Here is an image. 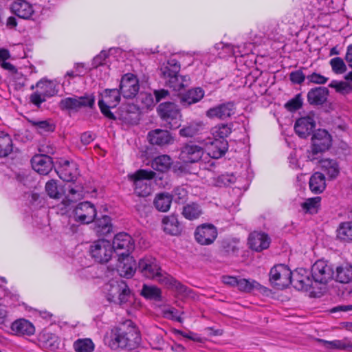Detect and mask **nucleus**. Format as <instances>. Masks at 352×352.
I'll return each instance as SVG.
<instances>
[{
	"instance_id": "4",
	"label": "nucleus",
	"mask_w": 352,
	"mask_h": 352,
	"mask_svg": "<svg viewBox=\"0 0 352 352\" xmlns=\"http://www.w3.org/2000/svg\"><path fill=\"white\" fill-rule=\"evenodd\" d=\"M103 292L109 302L122 305L131 302L133 294L123 280H111L103 286Z\"/></svg>"
},
{
	"instance_id": "33",
	"label": "nucleus",
	"mask_w": 352,
	"mask_h": 352,
	"mask_svg": "<svg viewBox=\"0 0 352 352\" xmlns=\"http://www.w3.org/2000/svg\"><path fill=\"white\" fill-rule=\"evenodd\" d=\"M318 342L327 349H340L348 351H352V342L347 340L327 341L322 339H318Z\"/></svg>"
},
{
	"instance_id": "3",
	"label": "nucleus",
	"mask_w": 352,
	"mask_h": 352,
	"mask_svg": "<svg viewBox=\"0 0 352 352\" xmlns=\"http://www.w3.org/2000/svg\"><path fill=\"white\" fill-rule=\"evenodd\" d=\"M181 65L179 61L173 58L167 61L160 68V76L164 80L165 85L174 91H179L188 87L190 82V78L188 75H179Z\"/></svg>"
},
{
	"instance_id": "54",
	"label": "nucleus",
	"mask_w": 352,
	"mask_h": 352,
	"mask_svg": "<svg viewBox=\"0 0 352 352\" xmlns=\"http://www.w3.org/2000/svg\"><path fill=\"white\" fill-rule=\"evenodd\" d=\"M302 105V99L300 94L285 103V107L289 111H295L301 108Z\"/></svg>"
},
{
	"instance_id": "37",
	"label": "nucleus",
	"mask_w": 352,
	"mask_h": 352,
	"mask_svg": "<svg viewBox=\"0 0 352 352\" xmlns=\"http://www.w3.org/2000/svg\"><path fill=\"white\" fill-rule=\"evenodd\" d=\"M96 231L101 236H105L112 231L111 219L107 215H103L101 218L96 219Z\"/></svg>"
},
{
	"instance_id": "12",
	"label": "nucleus",
	"mask_w": 352,
	"mask_h": 352,
	"mask_svg": "<svg viewBox=\"0 0 352 352\" xmlns=\"http://www.w3.org/2000/svg\"><path fill=\"white\" fill-rule=\"evenodd\" d=\"M91 257L100 263H107L112 257L113 247L109 241L101 239L95 241L89 250Z\"/></svg>"
},
{
	"instance_id": "42",
	"label": "nucleus",
	"mask_w": 352,
	"mask_h": 352,
	"mask_svg": "<svg viewBox=\"0 0 352 352\" xmlns=\"http://www.w3.org/2000/svg\"><path fill=\"white\" fill-rule=\"evenodd\" d=\"M201 213L200 206L196 203H190L183 207L182 214L187 219H196Z\"/></svg>"
},
{
	"instance_id": "36",
	"label": "nucleus",
	"mask_w": 352,
	"mask_h": 352,
	"mask_svg": "<svg viewBox=\"0 0 352 352\" xmlns=\"http://www.w3.org/2000/svg\"><path fill=\"white\" fill-rule=\"evenodd\" d=\"M173 197L168 192L157 194L154 200V206L160 212H167L171 205Z\"/></svg>"
},
{
	"instance_id": "56",
	"label": "nucleus",
	"mask_w": 352,
	"mask_h": 352,
	"mask_svg": "<svg viewBox=\"0 0 352 352\" xmlns=\"http://www.w3.org/2000/svg\"><path fill=\"white\" fill-rule=\"evenodd\" d=\"M307 79L308 80V84L314 83L318 85H324L329 80L328 78L316 72H314L311 74L307 76Z\"/></svg>"
},
{
	"instance_id": "50",
	"label": "nucleus",
	"mask_w": 352,
	"mask_h": 352,
	"mask_svg": "<svg viewBox=\"0 0 352 352\" xmlns=\"http://www.w3.org/2000/svg\"><path fill=\"white\" fill-rule=\"evenodd\" d=\"M211 131L214 139L226 140L232 131L231 128L228 124H220L214 126Z\"/></svg>"
},
{
	"instance_id": "7",
	"label": "nucleus",
	"mask_w": 352,
	"mask_h": 352,
	"mask_svg": "<svg viewBox=\"0 0 352 352\" xmlns=\"http://www.w3.org/2000/svg\"><path fill=\"white\" fill-rule=\"evenodd\" d=\"M157 111L166 129H176L179 128L181 113L176 104L172 102H162L158 105Z\"/></svg>"
},
{
	"instance_id": "9",
	"label": "nucleus",
	"mask_w": 352,
	"mask_h": 352,
	"mask_svg": "<svg viewBox=\"0 0 352 352\" xmlns=\"http://www.w3.org/2000/svg\"><path fill=\"white\" fill-rule=\"evenodd\" d=\"M120 93L118 89H106L100 94L98 106L101 113L107 118L115 120L116 119L110 109L115 108L120 103Z\"/></svg>"
},
{
	"instance_id": "6",
	"label": "nucleus",
	"mask_w": 352,
	"mask_h": 352,
	"mask_svg": "<svg viewBox=\"0 0 352 352\" xmlns=\"http://www.w3.org/2000/svg\"><path fill=\"white\" fill-rule=\"evenodd\" d=\"M291 284L298 290L309 292L311 296L318 297L321 294L311 277V271L305 268H298L292 272Z\"/></svg>"
},
{
	"instance_id": "35",
	"label": "nucleus",
	"mask_w": 352,
	"mask_h": 352,
	"mask_svg": "<svg viewBox=\"0 0 352 352\" xmlns=\"http://www.w3.org/2000/svg\"><path fill=\"white\" fill-rule=\"evenodd\" d=\"M164 230L171 235H177L181 232V227L176 216L171 215L163 219Z\"/></svg>"
},
{
	"instance_id": "10",
	"label": "nucleus",
	"mask_w": 352,
	"mask_h": 352,
	"mask_svg": "<svg viewBox=\"0 0 352 352\" xmlns=\"http://www.w3.org/2000/svg\"><path fill=\"white\" fill-rule=\"evenodd\" d=\"M155 175L152 170L140 169L128 177L133 183L135 192L140 197H146L150 194L151 188L145 180L154 178Z\"/></svg>"
},
{
	"instance_id": "20",
	"label": "nucleus",
	"mask_w": 352,
	"mask_h": 352,
	"mask_svg": "<svg viewBox=\"0 0 352 352\" xmlns=\"http://www.w3.org/2000/svg\"><path fill=\"white\" fill-rule=\"evenodd\" d=\"M315 127L316 122L311 116L302 117L298 119L294 124L295 132L301 138H306L310 135Z\"/></svg>"
},
{
	"instance_id": "62",
	"label": "nucleus",
	"mask_w": 352,
	"mask_h": 352,
	"mask_svg": "<svg viewBox=\"0 0 352 352\" xmlns=\"http://www.w3.org/2000/svg\"><path fill=\"white\" fill-rule=\"evenodd\" d=\"M153 94L157 102L167 99L170 96V92L165 89H155Z\"/></svg>"
},
{
	"instance_id": "59",
	"label": "nucleus",
	"mask_w": 352,
	"mask_h": 352,
	"mask_svg": "<svg viewBox=\"0 0 352 352\" xmlns=\"http://www.w3.org/2000/svg\"><path fill=\"white\" fill-rule=\"evenodd\" d=\"M60 178L67 182H73L76 179V173H72L69 168H64L60 173Z\"/></svg>"
},
{
	"instance_id": "29",
	"label": "nucleus",
	"mask_w": 352,
	"mask_h": 352,
	"mask_svg": "<svg viewBox=\"0 0 352 352\" xmlns=\"http://www.w3.org/2000/svg\"><path fill=\"white\" fill-rule=\"evenodd\" d=\"M340 283H349L352 280V265L344 263L338 265L334 272V278Z\"/></svg>"
},
{
	"instance_id": "40",
	"label": "nucleus",
	"mask_w": 352,
	"mask_h": 352,
	"mask_svg": "<svg viewBox=\"0 0 352 352\" xmlns=\"http://www.w3.org/2000/svg\"><path fill=\"white\" fill-rule=\"evenodd\" d=\"M11 137L4 132H0V157H6L12 151Z\"/></svg>"
},
{
	"instance_id": "52",
	"label": "nucleus",
	"mask_w": 352,
	"mask_h": 352,
	"mask_svg": "<svg viewBox=\"0 0 352 352\" xmlns=\"http://www.w3.org/2000/svg\"><path fill=\"white\" fill-rule=\"evenodd\" d=\"M79 109L88 107L92 109L95 106V96L93 94H85L78 96Z\"/></svg>"
},
{
	"instance_id": "25",
	"label": "nucleus",
	"mask_w": 352,
	"mask_h": 352,
	"mask_svg": "<svg viewBox=\"0 0 352 352\" xmlns=\"http://www.w3.org/2000/svg\"><path fill=\"white\" fill-rule=\"evenodd\" d=\"M10 329L14 335L19 336H30L35 333L34 324L29 320L20 318L14 321Z\"/></svg>"
},
{
	"instance_id": "16",
	"label": "nucleus",
	"mask_w": 352,
	"mask_h": 352,
	"mask_svg": "<svg viewBox=\"0 0 352 352\" xmlns=\"http://www.w3.org/2000/svg\"><path fill=\"white\" fill-rule=\"evenodd\" d=\"M235 111L234 102L226 101L208 109L206 112V116L210 119L226 120L234 115Z\"/></svg>"
},
{
	"instance_id": "1",
	"label": "nucleus",
	"mask_w": 352,
	"mask_h": 352,
	"mask_svg": "<svg viewBox=\"0 0 352 352\" xmlns=\"http://www.w3.org/2000/svg\"><path fill=\"white\" fill-rule=\"evenodd\" d=\"M138 271L144 277L154 280L169 289L184 291V286L173 276L162 271L155 258L145 256L140 259Z\"/></svg>"
},
{
	"instance_id": "45",
	"label": "nucleus",
	"mask_w": 352,
	"mask_h": 352,
	"mask_svg": "<svg viewBox=\"0 0 352 352\" xmlns=\"http://www.w3.org/2000/svg\"><path fill=\"white\" fill-rule=\"evenodd\" d=\"M237 287L241 292H251L254 290H259L262 286L254 280L241 278L238 280Z\"/></svg>"
},
{
	"instance_id": "48",
	"label": "nucleus",
	"mask_w": 352,
	"mask_h": 352,
	"mask_svg": "<svg viewBox=\"0 0 352 352\" xmlns=\"http://www.w3.org/2000/svg\"><path fill=\"white\" fill-rule=\"evenodd\" d=\"M74 348L76 352H92L94 344L91 339H78L74 342Z\"/></svg>"
},
{
	"instance_id": "46",
	"label": "nucleus",
	"mask_w": 352,
	"mask_h": 352,
	"mask_svg": "<svg viewBox=\"0 0 352 352\" xmlns=\"http://www.w3.org/2000/svg\"><path fill=\"white\" fill-rule=\"evenodd\" d=\"M161 294V290L158 287L145 284L141 291V295L145 298L154 300H160Z\"/></svg>"
},
{
	"instance_id": "34",
	"label": "nucleus",
	"mask_w": 352,
	"mask_h": 352,
	"mask_svg": "<svg viewBox=\"0 0 352 352\" xmlns=\"http://www.w3.org/2000/svg\"><path fill=\"white\" fill-rule=\"evenodd\" d=\"M173 164V160L168 155H161L155 157L151 163V167L159 172H166Z\"/></svg>"
},
{
	"instance_id": "43",
	"label": "nucleus",
	"mask_w": 352,
	"mask_h": 352,
	"mask_svg": "<svg viewBox=\"0 0 352 352\" xmlns=\"http://www.w3.org/2000/svg\"><path fill=\"white\" fill-rule=\"evenodd\" d=\"M67 200H63V203L67 206V202L77 201L80 199L87 192L81 185H75L74 186H69L68 187Z\"/></svg>"
},
{
	"instance_id": "15",
	"label": "nucleus",
	"mask_w": 352,
	"mask_h": 352,
	"mask_svg": "<svg viewBox=\"0 0 352 352\" xmlns=\"http://www.w3.org/2000/svg\"><path fill=\"white\" fill-rule=\"evenodd\" d=\"M217 228L211 223H203L197 227L194 232L196 242L201 245H210L217 238Z\"/></svg>"
},
{
	"instance_id": "26",
	"label": "nucleus",
	"mask_w": 352,
	"mask_h": 352,
	"mask_svg": "<svg viewBox=\"0 0 352 352\" xmlns=\"http://www.w3.org/2000/svg\"><path fill=\"white\" fill-rule=\"evenodd\" d=\"M118 270L121 276L131 278L138 270L135 261L129 256H118Z\"/></svg>"
},
{
	"instance_id": "11",
	"label": "nucleus",
	"mask_w": 352,
	"mask_h": 352,
	"mask_svg": "<svg viewBox=\"0 0 352 352\" xmlns=\"http://www.w3.org/2000/svg\"><path fill=\"white\" fill-rule=\"evenodd\" d=\"M292 272L285 265H274L270 272V281L278 289H283L292 283Z\"/></svg>"
},
{
	"instance_id": "2",
	"label": "nucleus",
	"mask_w": 352,
	"mask_h": 352,
	"mask_svg": "<svg viewBox=\"0 0 352 352\" xmlns=\"http://www.w3.org/2000/svg\"><path fill=\"white\" fill-rule=\"evenodd\" d=\"M131 321H128L111 330L108 340L111 349H132L138 346L140 342V337L135 327L131 326Z\"/></svg>"
},
{
	"instance_id": "22",
	"label": "nucleus",
	"mask_w": 352,
	"mask_h": 352,
	"mask_svg": "<svg viewBox=\"0 0 352 352\" xmlns=\"http://www.w3.org/2000/svg\"><path fill=\"white\" fill-rule=\"evenodd\" d=\"M33 169L38 173L47 175L52 169V158L47 155H36L31 160Z\"/></svg>"
},
{
	"instance_id": "60",
	"label": "nucleus",
	"mask_w": 352,
	"mask_h": 352,
	"mask_svg": "<svg viewBox=\"0 0 352 352\" xmlns=\"http://www.w3.org/2000/svg\"><path fill=\"white\" fill-rule=\"evenodd\" d=\"M46 97L42 94L41 91H36L33 93L30 96V101L32 103L35 104L37 107H40V105L45 101Z\"/></svg>"
},
{
	"instance_id": "38",
	"label": "nucleus",
	"mask_w": 352,
	"mask_h": 352,
	"mask_svg": "<svg viewBox=\"0 0 352 352\" xmlns=\"http://www.w3.org/2000/svg\"><path fill=\"white\" fill-rule=\"evenodd\" d=\"M35 87L40 89L42 94L46 98L52 97L58 93L56 85L52 81L41 80L36 84ZM31 88L33 89L34 85H32Z\"/></svg>"
},
{
	"instance_id": "14",
	"label": "nucleus",
	"mask_w": 352,
	"mask_h": 352,
	"mask_svg": "<svg viewBox=\"0 0 352 352\" xmlns=\"http://www.w3.org/2000/svg\"><path fill=\"white\" fill-rule=\"evenodd\" d=\"M113 250L118 256H129L134 250V241L131 235L126 232L117 234L111 243Z\"/></svg>"
},
{
	"instance_id": "41",
	"label": "nucleus",
	"mask_w": 352,
	"mask_h": 352,
	"mask_svg": "<svg viewBox=\"0 0 352 352\" xmlns=\"http://www.w3.org/2000/svg\"><path fill=\"white\" fill-rule=\"evenodd\" d=\"M321 197H315L307 199L301 204V207L305 212L309 214H316L320 206Z\"/></svg>"
},
{
	"instance_id": "39",
	"label": "nucleus",
	"mask_w": 352,
	"mask_h": 352,
	"mask_svg": "<svg viewBox=\"0 0 352 352\" xmlns=\"http://www.w3.org/2000/svg\"><path fill=\"white\" fill-rule=\"evenodd\" d=\"M30 122L34 130L41 135L53 132L56 129L55 124L50 120H31Z\"/></svg>"
},
{
	"instance_id": "13",
	"label": "nucleus",
	"mask_w": 352,
	"mask_h": 352,
	"mask_svg": "<svg viewBox=\"0 0 352 352\" xmlns=\"http://www.w3.org/2000/svg\"><path fill=\"white\" fill-rule=\"evenodd\" d=\"M74 221L82 224H89L96 217L97 210L90 201H82L76 206L73 210Z\"/></svg>"
},
{
	"instance_id": "17",
	"label": "nucleus",
	"mask_w": 352,
	"mask_h": 352,
	"mask_svg": "<svg viewBox=\"0 0 352 352\" xmlns=\"http://www.w3.org/2000/svg\"><path fill=\"white\" fill-rule=\"evenodd\" d=\"M204 154V148L202 146L189 141L182 146L179 157L185 163H196L202 158Z\"/></svg>"
},
{
	"instance_id": "5",
	"label": "nucleus",
	"mask_w": 352,
	"mask_h": 352,
	"mask_svg": "<svg viewBox=\"0 0 352 352\" xmlns=\"http://www.w3.org/2000/svg\"><path fill=\"white\" fill-rule=\"evenodd\" d=\"M332 143L331 135L324 129H318L311 137L310 149L306 153L308 161L315 162L320 158L321 155L329 150Z\"/></svg>"
},
{
	"instance_id": "44",
	"label": "nucleus",
	"mask_w": 352,
	"mask_h": 352,
	"mask_svg": "<svg viewBox=\"0 0 352 352\" xmlns=\"http://www.w3.org/2000/svg\"><path fill=\"white\" fill-rule=\"evenodd\" d=\"M337 232V236L340 240L352 241V221L341 223Z\"/></svg>"
},
{
	"instance_id": "27",
	"label": "nucleus",
	"mask_w": 352,
	"mask_h": 352,
	"mask_svg": "<svg viewBox=\"0 0 352 352\" xmlns=\"http://www.w3.org/2000/svg\"><path fill=\"white\" fill-rule=\"evenodd\" d=\"M329 94L327 87H318L311 89L307 93V101L311 105H320L324 104Z\"/></svg>"
},
{
	"instance_id": "21",
	"label": "nucleus",
	"mask_w": 352,
	"mask_h": 352,
	"mask_svg": "<svg viewBox=\"0 0 352 352\" xmlns=\"http://www.w3.org/2000/svg\"><path fill=\"white\" fill-rule=\"evenodd\" d=\"M10 10L23 19H30L34 13L32 5L25 0H14L10 5Z\"/></svg>"
},
{
	"instance_id": "19",
	"label": "nucleus",
	"mask_w": 352,
	"mask_h": 352,
	"mask_svg": "<svg viewBox=\"0 0 352 352\" xmlns=\"http://www.w3.org/2000/svg\"><path fill=\"white\" fill-rule=\"evenodd\" d=\"M271 239L269 236L261 232H253L248 237L249 248L256 252H261L269 248Z\"/></svg>"
},
{
	"instance_id": "61",
	"label": "nucleus",
	"mask_w": 352,
	"mask_h": 352,
	"mask_svg": "<svg viewBox=\"0 0 352 352\" xmlns=\"http://www.w3.org/2000/svg\"><path fill=\"white\" fill-rule=\"evenodd\" d=\"M108 56V54L105 51H102L93 59L92 65L94 67H98L104 64V61Z\"/></svg>"
},
{
	"instance_id": "49",
	"label": "nucleus",
	"mask_w": 352,
	"mask_h": 352,
	"mask_svg": "<svg viewBox=\"0 0 352 352\" xmlns=\"http://www.w3.org/2000/svg\"><path fill=\"white\" fill-rule=\"evenodd\" d=\"M59 107L62 110L78 111V96L67 97L62 99L59 102Z\"/></svg>"
},
{
	"instance_id": "8",
	"label": "nucleus",
	"mask_w": 352,
	"mask_h": 352,
	"mask_svg": "<svg viewBox=\"0 0 352 352\" xmlns=\"http://www.w3.org/2000/svg\"><path fill=\"white\" fill-rule=\"evenodd\" d=\"M311 277L318 290L322 293L327 283L334 278V270L331 264L324 260H318L311 267Z\"/></svg>"
},
{
	"instance_id": "58",
	"label": "nucleus",
	"mask_w": 352,
	"mask_h": 352,
	"mask_svg": "<svg viewBox=\"0 0 352 352\" xmlns=\"http://www.w3.org/2000/svg\"><path fill=\"white\" fill-rule=\"evenodd\" d=\"M236 177L233 174H224L218 177L217 182L219 185L229 186L234 184Z\"/></svg>"
},
{
	"instance_id": "30",
	"label": "nucleus",
	"mask_w": 352,
	"mask_h": 352,
	"mask_svg": "<svg viewBox=\"0 0 352 352\" xmlns=\"http://www.w3.org/2000/svg\"><path fill=\"white\" fill-rule=\"evenodd\" d=\"M228 143L226 140L214 139L208 147V155L214 159L221 157L228 151Z\"/></svg>"
},
{
	"instance_id": "31",
	"label": "nucleus",
	"mask_w": 352,
	"mask_h": 352,
	"mask_svg": "<svg viewBox=\"0 0 352 352\" xmlns=\"http://www.w3.org/2000/svg\"><path fill=\"white\" fill-rule=\"evenodd\" d=\"M38 342L42 347L47 350L55 351L58 348V337L47 331H43L39 334Z\"/></svg>"
},
{
	"instance_id": "32",
	"label": "nucleus",
	"mask_w": 352,
	"mask_h": 352,
	"mask_svg": "<svg viewBox=\"0 0 352 352\" xmlns=\"http://www.w3.org/2000/svg\"><path fill=\"white\" fill-rule=\"evenodd\" d=\"M309 185L312 192L315 194L322 192L327 186L324 175L320 172L314 173L309 179Z\"/></svg>"
},
{
	"instance_id": "23",
	"label": "nucleus",
	"mask_w": 352,
	"mask_h": 352,
	"mask_svg": "<svg viewBox=\"0 0 352 352\" xmlns=\"http://www.w3.org/2000/svg\"><path fill=\"white\" fill-rule=\"evenodd\" d=\"M319 164L323 174L326 175L329 180L336 179L340 174V168L336 160L333 159H319L314 162Z\"/></svg>"
},
{
	"instance_id": "28",
	"label": "nucleus",
	"mask_w": 352,
	"mask_h": 352,
	"mask_svg": "<svg viewBox=\"0 0 352 352\" xmlns=\"http://www.w3.org/2000/svg\"><path fill=\"white\" fill-rule=\"evenodd\" d=\"M204 94L205 92L201 87L190 89L180 97V103L184 107H188L199 102Z\"/></svg>"
},
{
	"instance_id": "24",
	"label": "nucleus",
	"mask_w": 352,
	"mask_h": 352,
	"mask_svg": "<svg viewBox=\"0 0 352 352\" xmlns=\"http://www.w3.org/2000/svg\"><path fill=\"white\" fill-rule=\"evenodd\" d=\"M148 139L151 144L163 146L173 142V138L167 130L155 129L148 132Z\"/></svg>"
},
{
	"instance_id": "53",
	"label": "nucleus",
	"mask_w": 352,
	"mask_h": 352,
	"mask_svg": "<svg viewBox=\"0 0 352 352\" xmlns=\"http://www.w3.org/2000/svg\"><path fill=\"white\" fill-rule=\"evenodd\" d=\"M45 190L49 197L51 198L60 199L61 197V193L58 190L56 182L54 179H52L46 183Z\"/></svg>"
},
{
	"instance_id": "64",
	"label": "nucleus",
	"mask_w": 352,
	"mask_h": 352,
	"mask_svg": "<svg viewBox=\"0 0 352 352\" xmlns=\"http://www.w3.org/2000/svg\"><path fill=\"white\" fill-rule=\"evenodd\" d=\"M95 139V135L90 132H85L80 136V141L84 145L89 144Z\"/></svg>"
},
{
	"instance_id": "57",
	"label": "nucleus",
	"mask_w": 352,
	"mask_h": 352,
	"mask_svg": "<svg viewBox=\"0 0 352 352\" xmlns=\"http://www.w3.org/2000/svg\"><path fill=\"white\" fill-rule=\"evenodd\" d=\"M305 78H307V76L302 69L292 72L289 74V79L294 84L300 85L305 81Z\"/></svg>"
},
{
	"instance_id": "55",
	"label": "nucleus",
	"mask_w": 352,
	"mask_h": 352,
	"mask_svg": "<svg viewBox=\"0 0 352 352\" xmlns=\"http://www.w3.org/2000/svg\"><path fill=\"white\" fill-rule=\"evenodd\" d=\"M221 249L224 252L230 254H234L238 250L236 243L230 239H223L221 242Z\"/></svg>"
},
{
	"instance_id": "47",
	"label": "nucleus",
	"mask_w": 352,
	"mask_h": 352,
	"mask_svg": "<svg viewBox=\"0 0 352 352\" xmlns=\"http://www.w3.org/2000/svg\"><path fill=\"white\" fill-rule=\"evenodd\" d=\"M201 129V123L191 122L179 130V135L182 137L192 138L197 135Z\"/></svg>"
},
{
	"instance_id": "18",
	"label": "nucleus",
	"mask_w": 352,
	"mask_h": 352,
	"mask_svg": "<svg viewBox=\"0 0 352 352\" xmlns=\"http://www.w3.org/2000/svg\"><path fill=\"white\" fill-rule=\"evenodd\" d=\"M139 89V80L135 75L128 73L122 77L118 90L124 98H133Z\"/></svg>"
},
{
	"instance_id": "63",
	"label": "nucleus",
	"mask_w": 352,
	"mask_h": 352,
	"mask_svg": "<svg viewBox=\"0 0 352 352\" xmlns=\"http://www.w3.org/2000/svg\"><path fill=\"white\" fill-rule=\"evenodd\" d=\"M163 313H164V316L167 318L175 320L179 322L182 321L180 317H178L177 316V311L175 308L164 309Z\"/></svg>"
},
{
	"instance_id": "51",
	"label": "nucleus",
	"mask_w": 352,
	"mask_h": 352,
	"mask_svg": "<svg viewBox=\"0 0 352 352\" xmlns=\"http://www.w3.org/2000/svg\"><path fill=\"white\" fill-rule=\"evenodd\" d=\"M329 64L332 71L336 74H342L346 71V65L340 57H335L330 60Z\"/></svg>"
}]
</instances>
